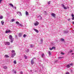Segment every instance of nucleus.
Returning <instances> with one entry per match:
<instances>
[{
    "label": "nucleus",
    "instance_id": "nucleus-16",
    "mask_svg": "<svg viewBox=\"0 0 74 74\" xmlns=\"http://www.w3.org/2000/svg\"><path fill=\"white\" fill-rule=\"evenodd\" d=\"M29 12H27V11H26V15H28V14H29Z\"/></svg>",
    "mask_w": 74,
    "mask_h": 74
},
{
    "label": "nucleus",
    "instance_id": "nucleus-22",
    "mask_svg": "<svg viewBox=\"0 0 74 74\" xmlns=\"http://www.w3.org/2000/svg\"><path fill=\"white\" fill-rule=\"evenodd\" d=\"M62 7L64 8L65 7V6H64V5L63 4H62Z\"/></svg>",
    "mask_w": 74,
    "mask_h": 74
},
{
    "label": "nucleus",
    "instance_id": "nucleus-36",
    "mask_svg": "<svg viewBox=\"0 0 74 74\" xmlns=\"http://www.w3.org/2000/svg\"><path fill=\"white\" fill-rule=\"evenodd\" d=\"M19 25V26H22V25L20 23Z\"/></svg>",
    "mask_w": 74,
    "mask_h": 74
},
{
    "label": "nucleus",
    "instance_id": "nucleus-4",
    "mask_svg": "<svg viewBox=\"0 0 74 74\" xmlns=\"http://www.w3.org/2000/svg\"><path fill=\"white\" fill-rule=\"evenodd\" d=\"M53 48L54 49H56L55 47H53L51 48H49V49L51 51V50H53Z\"/></svg>",
    "mask_w": 74,
    "mask_h": 74
},
{
    "label": "nucleus",
    "instance_id": "nucleus-37",
    "mask_svg": "<svg viewBox=\"0 0 74 74\" xmlns=\"http://www.w3.org/2000/svg\"><path fill=\"white\" fill-rule=\"evenodd\" d=\"M71 16H72V17H74V14H72Z\"/></svg>",
    "mask_w": 74,
    "mask_h": 74
},
{
    "label": "nucleus",
    "instance_id": "nucleus-23",
    "mask_svg": "<svg viewBox=\"0 0 74 74\" xmlns=\"http://www.w3.org/2000/svg\"><path fill=\"white\" fill-rule=\"evenodd\" d=\"M3 16H0V19H3Z\"/></svg>",
    "mask_w": 74,
    "mask_h": 74
},
{
    "label": "nucleus",
    "instance_id": "nucleus-28",
    "mask_svg": "<svg viewBox=\"0 0 74 74\" xmlns=\"http://www.w3.org/2000/svg\"><path fill=\"white\" fill-rule=\"evenodd\" d=\"M14 21H15V19H12V22H14Z\"/></svg>",
    "mask_w": 74,
    "mask_h": 74
},
{
    "label": "nucleus",
    "instance_id": "nucleus-30",
    "mask_svg": "<svg viewBox=\"0 0 74 74\" xmlns=\"http://www.w3.org/2000/svg\"><path fill=\"white\" fill-rule=\"evenodd\" d=\"M63 58V57H58V59H62Z\"/></svg>",
    "mask_w": 74,
    "mask_h": 74
},
{
    "label": "nucleus",
    "instance_id": "nucleus-25",
    "mask_svg": "<svg viewBox=\"0 0 74 74\" xmlns=\"http://www.w3.org/2000/svg\"><path fill=\"white\" fill-rule=\"evenodd\" d=\"M64 9L65 10H67V8L66 7H64Z\"/></svg>",
    "mask_w": 74,
    "mask_h": 74
},
{
    "label": "nucleus",
    "instance_id": "nucleus-19",
    "mask_svg": "<svg viewBox=\"0 0 74 74\" xmlns=\"http://www.w3.org/2000/svg\"><path fill=\"white\" fill-rule=\"evenodd\" d=\"M61 41L62 42L64 41V39H63V38H62L61 39Z\"/></svg>",
    "mask_w": 74,
    "mask_h": 74
},
{
    "label": "nucleus",
    "instance_id": "nucleus-34",
    "mask_svg": "<svg viewBox=\"0 0 74 74\" xmlns=\"http://www.w3.org/2000/svg\"><path fill=\"white\" fill-rule=\"evenodd\" d=\"M51 3L50 2V1H49L48 2V4L49 5V4H50Z\"/></svg>",
    "mask_w": 74,
    "mask_h": 74
},
{
    "label": "nucleus",
    "instance_id": "nucleus-21",
    "mask_svg": "<svg viewBox=\"0 0 74 74\" xmlns=\"http://www.w3.org/2000/svg\"><path fill=\"white\" fill-rule=\"evenodd\" d=\"M22 34H23V33H20L19 34V36H21L22 35Z\"/></svg>",
    "mask_w": 74,
    "mask_h": 74
},
{
    "label": "nucleus",
    "instance_id": "nucleus-43",
    "mask_svg": "<svg viewBox=\"0 0 74 74\" xmlns=\"http://www.w3.org/2000/svg\"><path fill=\"white\" fill-rule=\"evenodd\" d=\"M66 74H70V73H69V72H67Z\"/></svg>",
    "mask_w": 74,
    "mask_h": 74
},
{
    "label": "nucleus",
    "instance_id": "nucleus-9",
    "mask_svg": "<svg viewBox=\"0 0 74 74\" xmlns=\"http://www.w3.org/2000/svg\"><path fill=\"white\" fill-rule=\"evenodd\" d=\"M18 13H19L20 14H19V15L20 16H22V13H21V12H17V14H18Z\"/></svg>",
    "mask_w": 74,
    "mask_h": 74
},
{
    "label": "nucleus",
    "instance_id": "nucleus-51",
    "mask_svg": "<svg viewBox=\"0 0 74 74\" xmlns=\"http://www.w3.org/2000/svg\"><path fill=\"white\" fill-rule=\"evenodd\" d=\"M30 71H32L31 70Z\"/></svg>",
    "mask_w": 74,
    "mask_h": 74
},
{
    "label": "nucleus",
    "instance_id": "nucleus-12",
    "mask_svg": "<svg viewBox=\"0 0 74 74\" xmlns=\"http://www.w3.org/2000/svg\"><path fill=\"white\" fill-rule=\"evenodd\" d=\"M5 58H9V56H8L7 55H5L4 56Z\"/></svg>",
    "mask_w": 74,
    "mask_h": 74
},
{
    "label": "nucleus",
    "instance_id": "nucleus-13",
    "mask_svg": "<svg viewBox=\"0 0 74 74\" xmlns=\"http://www.w3.org/2000/svg\"><path fill=\"white\" fill-rule=\"evenodd\" d=\"M9 5H10L11 6V7H14L13 5L12 4H11V3H9Z\"/></svg>",
    "mask_w": 74,
    "mask_h": 74
},
{
    "label": "nucleus",
    "instance_id": "nucleus-6",
    "mask_svg": "<svg viewBox=\"0 0 74 74\" xmlns=\"http://www.w3.org/2000/svg\"><path fill=\"white\" fill-rule=\"evenodd\" d=\"M16 55V53H13V55L12 54L11 57L12 58H14V56H15Z\"/></svg>",
    "mask_w": 74,
    "mask_h": 74
},
{
    "label": "nucleus",
    "instance_id": "nucleus-49",
    "mask_svg": "<svg viewBox=\"0 0 74 74\" xmlns=\"http://www.w3.org/2000/svg\"><path fill=\"white\" fill-rule=\"evenodd\" d=\"M16 7H15L14 8H15V9H16Z\"/></svg>",
    "mask_w": 74,
    "mask_h": 74
},
{
    "label": "nucleus",
    "instance_id": "nucleus-40",
    "mask_svg": "<svg viewBox=\"0 0 74 74\" xmlns=\"http://www.w3.org/2000/svg\"><path fill=\"white\" fill-rule=\"evenodd\" d=\"M72 65H73V64L71 63L70 64V66H72Z\"/></svg>",
    "mask_w": 74,
    "mask_h": 74
},
{
    "label": "nucleus",
    "instance_id": "nucleus-11",
    "mask_svg": "<svg viewBox=\"0 0 74 74\" xmlns=\"http://www.w3.org/2000/svg\"><path fill=\"white\" fill-rule=\"evenodd\" d=\"M11 32V30H9L8 31H5V33H10Z\"/></svg>",
    "mask_w": 74,
    "mask_h": 74
},
{
    "label": "nucleus",
    "instance_id": "nucleus-26",
    "mask_svg": "<svg viewBox=\"0 0 74 74\" xmlns=\"http://www.w3.org/2000/svg\"><path fill=\"white\" fill-rule=\"evenodd\" d=\"M44 53H43L42 54V58L44 57Z\"/></svg>",
    "mask_w": 74,
    "mask_h": 74
},
{
    "label": "nucleus",
    "instance_id": "nucleus-31",
    "mask_svg": "<svg viewBox=\"0 0 74 74\" xmlns=\"http://www.w3.org/2000/svg\"><path fill=\"white\" fill-rule=\"evenodd\" d=\"M61 54H62V55H64V53H63V52H61Z\"/></svg>",
    "mask_w": 74,
    "mask_h": 74
},
{
    "label": "nucleus",
    "instance_id": "nucleus-3",
    "mask_svg": "<svg viewBox=\"0 0 74 74\" xmlns=\"http://www.w3.org/2000/svg\"><path fill=\"white\" fill-rule=\"evenodd\" d=\"M31 64L32 65H33L34 63V60L33 59H32L31 61Z\"/></svg>",
    "mask_w": 74,
    "mask_h": 74
},
{
    "label": "nucleus",
    "instance_id": "nucleus-45",
    "mask_svg": "<svg viewBox=\"0 0 74 74\" xmlns=\"http://www.w3.org/2000/svg\"><path fill=\"white\" fill-rule=\"evenodd\" d=\"M73 52V50H71V51H70V53H71Z\"/></svg>",
    "mask_w": 74,
    "mask_h": 74
},
{
    "label": "nucleus",
    "instance_id": "nucleus-17",
    "mask_svg": "<svg viewBox=\"0 0 74 74\" xmlns=\"http://www.w3.org/2000/svg\"><path fill=\"white\" fill-rule=\"evenodd\" d=\"M66 67L68 68H69V67H70V65L68 64L67 65Z\"/></svg>",
    "mask_w": 74,
    "mask_h": 74
},
{
    "label": "nucleus",
    "instance_id": "nucleus-46",
    "mask_svg": "<svg viewBox=\"0 0 74 74\" xmlns=\"http://www.w3.org/2000/svg\"><path fill=\"white\" fill-rule=\"evenodd\" d=\"M68 21H70V18H69L68 19Z\"/></svg>",
    "mask_w": 74,
    "mask_h": 74
},
{
    "label": "nucleus",
    "instance_id": "nucleus-47",
    "mask_svg": "<svg viewBox=\"0 0 74 74\" xmlns=\"http://www.w3.org/2000/svg\"><path fill=\"white\" fill-rule=\"evenodd\" d=\"M72 24H73V25H74V21H73L72 22Z\"/></svg>",
    "mask_w": 74,
    "mask_h": 74
},
{
    "label": "nucleus",
    "instance_id": "nucleus-38",
    "mask_svg": "<svg viewBox=\"0 0 74 74\" xmlns=\"http://www.w3.org/2000/svg\"><path fill=\"white\" fill-rule=\"evenodd\" d=\"M11 41H10L11 42H13V40H12V39L11 40Z\"/></svg>",
    "mask_w": 74,
    "mask_h": 74
},
{
    "label": "nucleus",
    "instance_id": "nucleus-2",
    "mask_svg": "<svg viewBox=\"0 0 74 74\" xmlns=\"http://www.w3.org/2000/svg\"><path fill=\"white\" fill-rule=\"evenodd\" d=\"M5 45H10V42H6L5 43Z\"/></svg>",
    "mask_w": 74,
    "mask_h": 74
},
{
    "label": "nucleus",
    "instance_id": "nucleus-7",
    "mask_svg": "<svg viewBox=\"0 0 74 74\" xmlns=\"http://www.w3.org/2000/svg\"><path fill=\"white\" fill-rule=\"evenodd\" d=\"M34 31H35L36 32V33H38L39 32V31H38V30H37L36 29L34 28Z\"/></svg>",
    "mask_w": 74,
    "mask_h": 74
},
{
    "label": "nucleus",
    "instance_id": "nucleus-41",
    "mask_svg": "<svg viewBox=\"0 0 74 74\" xmlns=\"http://www.w3.org/2000/svg\"><path fill=\"white\" fill-rule=\"evenodd\" d=\"M20 74H23V72H22V71L20 72Z\"/></svg>",
    "mask_w": 74,
    "mask_h": 74
},
{
    "label": "nucleus",
    "instance_id": "nucleus-42",
    "mask_svg": "<svg viewBox=\"0 0 74 74\" xmlns=\"http://www.w3.org/2000/svg\"><path fill=\"white\" fill-rule=\"evenodd\" d=\"M72 19V20H74V17H73Z\"/></svg>",
    "mask_w": 74,
    "mask_h": 74
},
{
    "label": "nucleus",
    "instance_id": "nucleus-39",
    "mask_svg": "<svg viewBox=\"0 0 74 74\" xmlns=\"http://www.w3.org/2000/svg\"><path fill=\"white\" fill-rule=\"evenodd\" d=\"M34 59H36V58H33L32 59V60H34Z\"/></svg>",
    "mask_w": 74,
    "mask_h": 74
},
{
    "label": "nucleus",
    "instance_id": "nucleus-20",
    "mask_svg": "<svg viewBox=\"0 0 74 74\" xmlns=\"http://www.w3.org/2000/svg\"><path fill=\"white\" fill-rule=\"evenodd\" d=\"M3 68L4 69H7V67L6 66H4Z\"/></svg>",
    "mask_w": 74,
    "mask_h": 74
},
{
    "label": "nucleus",
    "instance_id": "nucleus-14",
    "mask_svg": "<svg viewBox=\"0 0 74 74\" xmlns=\"http://www.w3.org/2000/svg\"><path fill=\"white\" fill-rule=\"evenodd\" d=\"M1 22L2 24V25H4V21H1Z\"/></svg>",
    "mask_w": 74,
    "mask_h": 74
},
{
    "label": "nucleus",
    "instance_id": "nucleus-44",
    "mask_svg": "<svg viewBox=\"0 0 74 74\" xmlns=\"http://www.w3.org/2000/svg\"><path fill=\"white\" fill-rule=\"evenodd\" d=\"M3 1V0H0V4L1 3V2Z\"/></svg>",
    "mask_w": 74,
    "mask_h": 74
},
{
    "label": "nucleus",
    "instance_id": "nucleus-8",
    "mask_svg": "<svg viewBox=\"0 0 74 74\" xmlns=\"http://www.w3.org/2000/svg\"><path fill=\"white\" fill-rule=\"evenodd\" d=\"M9 38L10 40H12V35H10L9 36Z\"/></svg>",
    "mask_w": 74,
    "mask_h": 74
},
{
    "label": "nucleus",
    "instance_id": "nucleus-33",
    "mask_svg": "<svg viewBox=\"0 0 74 74\" xmlns=\"http://www.w3.org/2000/svg\"><path fill=\"white\" fill-rule=\"evenodd\" d=\"M33 45H31L30 46V47H33Z\"/></svg>",
    "mask_w": 74,
    "mask_h": 74
},
{
    "label": "nucleus",
    "instance_id": "nucleus-48",
    "mask_svg": "<svg viewBox=\"0 0 74 74\" xmlns=\"http://www.w3.org/2000/svg\"><path fill=\"white\" fill-rule=\"evenodd\" d=\"M16 73V71H14V73L15 74Z\"/></svg>",
    "mask_w": 74,
    "mask_h": 74
},
{
    "label": "nucleus",
    "instance_id": "nucleus-15",
    "mask_svg": "<svg viewBox=\"0 0 74 74\" xmlns=\"http://www.w3.org/2000/svg\"><path fill=\"white\" fill-rule=\"evenodd\" d=\"M16 24H17V25H19L20 24L19 23V22L18 21H16Z\"/></svg>",
    "mask_w": 74,
    "mask_h": 74
},
{
    "label": "nucleus",
    "instance_id": "nucleus-18",
    "mask_svg": "<svg viewBox=\"0 0 74 74\" xmlns=\"http://www.w3.org/2000/svg\"><path fill=\"white\" fill-rule=\"evenodd\" d=\"M13 63H14V64H16V60H14L13 62Z\"/></svg>",
    "mask_w": 74,
    "mask_h": 74
},
{
    "label": "nucleus",
    "instance_id": "nucleus-10",
    "mask_svg": "<svg viewBox=\"0 0 74 74\" xmlns=\"http://www.w3.org/2000/svg\"><path fill=\"white\" fill-rule=\"evenodd\" d=\"M51 15L53 17H55V16H56V15L55 13H52L51 14Z\"/></svg>",
    "mask_w": 74,
    "mask_h": 74
},
{
    "label": "nucleus",
    "instance_id": "nucleus-50",
    "mask_svg": "<svg viewBox=\"0 0 74 74\" xmlns=\"http://www.w3.org/2000/svg\"><path fill=\"white\" fill-rule=\"evenodd\" d=\"M72 54L73 55V54H74V53H72Z\"/></svg>",
    "mask_w": 74,
    "mask_h": 74
},
{
    "label": "nucleus",
    "instance_id": "nucleus-29",
    "mask_svg": "<svg viewBox=\"0 0 74 74\" xmlns=\"http://www.w3.org/2000/svg\"><path fill=\"white\" fill-rule=\"evenodd\" d=\"M26 34H24L23 36V37L24 38H25V37H26Z\"/></svg>",
    "mask_w": 74,
    "mask_h": 74
},
{
    "label": "nucleus",
    "instance_id": "nucleus-32",
    "mask_svg": "<svg viewBox=\"0 0 74 74\" xmlns=\"http://www.w3.org/2000/svg\"><path fill=\"white\" fill-rule=\"evenodd\" d=\"M25 58L26 59H27V56H24Z\"/></svg>",
    "mask_w": 74,
    "mask_h": 74
},
{
    "label": "nucleus",
    "instance_id": "nucleus-24",
    "mask_svg": "<svg viewBox=\"0 0 74 74\" xmlns=\"http://www.w3.org/2000/svg\"><path fill=\"white\" fill-rule=\"evenodd\" d=\"M48 53H49V55H51V51H49Z\"/></svg>",
    "mask_w": 74,
    "mask_h": 74
},
{
    "label": "nucleus",
    "instance_id": "nucleus-35",
    "mask_svg": "<svg viewBox=\"0 0 74 74\" xmlns=\"http://www.w3.org/2000/svg\"><path fill=\"white\" fill-rule=\"evenodd\" d=\"M45 15H47V12L46 11H45Z\"/></svg>",
    "mask_w": 74,
    "mask_h": 74
},
{
    "label": "nucleus",
    "instance_id": "nucleus-5",
    "mask_svg": "<svg viewBox=\"0 0 74 74\" xmlns=\"http://www.w3.org/2000/svg\"><path fill=\"white\" fill-rule=\"evenodd\" d=\"M38 18H39V20H41L42 19V17L41 15H39L38 17Z\"/></svg>",
    "mask_w": 74,
    "mask_h": 74
},
{
    "label": "nucleus",
    "instance_id": "nucleus-1",
    "mask_svg": "<svg viewBox=\"0 0 74 74\" xmlns=\"http://www.w3.org/2000/svg\"><path fill=\"white\" fill-rule=\"evenodd\" d=\"M35 26H38V25H39V23L37 21H36V23H34Z\"/></svg>",
    "mask_w": 74,
    "mask_h": 74
},
{
    "label": "nucleus",
    "instance_id": "nucleus-27",
    "mask_svg": "<svg viewBox=\"0 0 74 74\" xmlns=\"http://www.w3.org/2000/svg\"><path fill=\"white\" fill-rule=\"evenodd\" d=\"M15 52V51L14 50H12V53H14V52Z\"/></svg>",
    "mask_w": 74,
    "mask_h": 74
}]
</instances>
